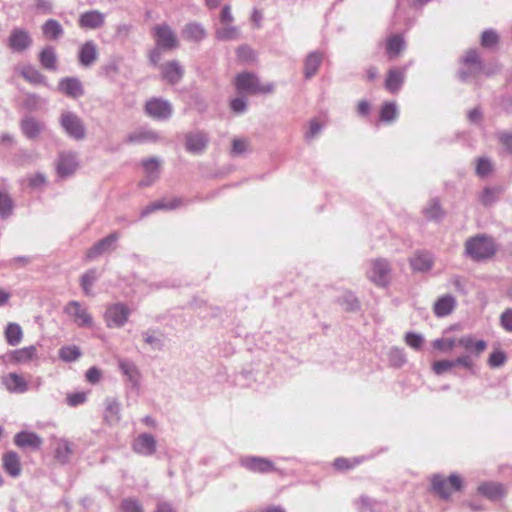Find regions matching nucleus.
I'll return each mask as SVG.
<instances>
[{
  "instance_id": "8",
  "label": "nucleus",
  "mask_w": 512,
  "mask_h": 512,
  "mask_svg": "<svg viewBox=\"0 0 512 512\" xmlns=\"http://www.w3.org/2000/svg\"><path fill=\"white\" fill-rule=\"evenodd\" d=\"M32 45L29 32L23 28H14L8 38V47L13 52H23Z\"/></svg>"
},
{
  "instance_id": "17",
  "label": "nucleus",
  "mask_w": 512,
  "mask_h": 512,
  "mask_svg": "<svg viewBox=\"0 0 512 512\" xmlns=\"http://www.w3.org/2000/svg\"><path fill=\"white\" fill-rule=\"evenodd\" d=\"M133 450L141 455H152L156 451V440L150 434H141L136 438Z\"/></svg>"
},
{
  "instance_id": "1",
  "label": "nucleus",
  "mask_w": 512,
  "mask_h": 512,
  "mask_svg": "<svg viewBox=\"0 0 512 512\" xmlns=\"http://www.w3.org/2000/svg\"><path fill=\"white\" fill-rule=\"evenodd\" d=\"M497 252V245L494 239L484 234L470 237L465 242V253L474 261L491 259Z\"/></svg>"
},
{
  "instance_id": "25",
  "label": "nucleus",
  "mask_w": 512,
  "mask_h": 512,
  "mask_svg": "<svg viewBox=\"0 0 512 512\" xmlns=\"http://www.w3.org/2000/svg\"><path fill=\"white\" fill-rule=\"evenodd\" d=\"M97 46L93 41L85 42L79 50V62L80 64H91L97 60Z\"/></svg>"
},
{
  "instance_id": "22",
  "label": "nucleus",
  "mask_w": 512,
  "mask_h": 512,
  "mask_svg": "<svg viewBox=\"0 0 512 512\" xmlns=\"http://www.w3.org/2000/svg\"><path fill=\"white\" fill-rule=\"evenodd\" d=\"M42 33L46 39L57 41L63 36L64 29L57 20L48 19L42 25Z\"/></svg>"
},
{
  "instance_id": "47",
  "label": "nucleus",
  "mask_w": 512,
  "mask_h": 512,
  "mask_svg": "<svg viewBox=\"0 0 512 512\" xmlns=\"http://www.w3.org/2000/svg\"><path fill=\"white\" fill-rule=\"evenodd\" d=\"M121 512H143L141 503L133 498H126L121 502Z\"/></svg>"
},
{
  "instance_id": "56",
  "label": "nucleus",
  "mask_w": 512,
  "mask_h": 512,
  "mask_svg": "<svg viewBox=\"0 0 512 512\" xmlns=\"http://www.w3.org/2000/svg\"><path fill=\"white\" fill-rule=\"evenodd\" d=\"M22 75L30 83L40 84L43 82V77L33 69V66H28Z\"/></svg>"
},
{
  "instance_id": "14",
  "label": "nucleus",
  "mask_w": 512,
  "mask_h": 512,
  "mask_svg": "<svg viewBox=\"0 0 512 512\" xmlns=\"http://www.w3.org/2000/svg\"><path fill=\"white\" fill-rule=\"evenodd\" d=\"M8 358L10 362L15 364L29 363L38 358V349L35 345L26 346L11 351Z\"/></svg>"
},
{
  "instance_id": "10",
  "label": "nucleus",
  "mask_w": 512,
  "mask_h": 512,
  "mask_svg": "<svg viewBox=\"0 0 512 512\" xmlns=\"http://www.w3.org/2000/svg\"><path fill=\"white\" fill-rule=\"evenodd\" d=\"M207 36V30L198 22L186 23L181 30V37L190 43H200Z\"/></svg>"
},
{
  "instance_id": "62",
  "label": "nucleus",
  "mask_w": 512,
  "mask_h": 512,
  "mask_svg": "<svg viewBox=\"0 0 512 512\" xmlns=\"http://www.w3.org/2000/svg\"><path fill=\"white\" fill-rule=\"evenodd\" d=\"M463 64H480V57L479 53L476 49H470L468 50L463 59Z\"/></svg>"
},
{
  "instance_id": "31",
  "label": "nucleus",
  "mask_w": 512,
  "mask_h": 512,
  "mask_svg": "<svg viewBox=\"0 0 512 512\" xmlns=\"http://www.w3.org/2000/svg\"><path fill=\"white\" fill-rule=\"evenodd\" d=\"M404 39L400 35H394L387 40L386 51L389 55V60H394L400 52L404 49Z\"/></svg>"
},
{
  "instance_id": "50",
  "label": "nucleus",
  "mask_w": 512,
  "mask_h": 512,
  "mask_svg": "<svg viewBox=\"0 0 512 512\" xmlns=\"http://www.w3.org/2000/svg\"><path fill=\"white\" fill-rule=\"evenodd\" d=\"M12 209L13 203L9 195L0 192V215L2 217H7L11 214Z\"/></svg>"
},
{
  "instance_id": "52",
  "label": "nucleus",
  "mask_w": 512,
  "mask_h": 512,
  "mask_svg": "<svg viewBox=\"0 0 512 512\" xmlns=\"http://www.w3.org/2000/svg\"><path fill=\"white\" fill-rule=\"evenodd\" d=\"M506 359V354L503 351L495 350L490 354L488 364L492 368L500 367L506 362Z\"/></svg>"
},
{
  "instance_id": "40",
  "label": "nucleus",
  "mask_w": 512,
  "mask_h": 512,
  "mask_svg": "<svg viewBox=\"0 0 512 512\" xmlns=\"http://www.w3.org/2000/svg\"><path fill=\"white\" fill-rule=\"evenodd\" d=\"M398 116L396 104L394 102H385L380 109V119L383 122H392Z\"/></svg>"
},
{
  "instance_id": "57",
  "label": "nucleus",
  "mask_w": 512,
  "mask_h": 512,
  "mask_svg": "<svg viewBox=\"0 0 512 512\" xmlns=\"http://www.w3.org/2000/svg\"><path fill=\"white\" fill-rule=\"evenodd\" d=\"M492 171V164L486 158H479L476 166L477 175L483 177L488 175Z\"/></svg>"
},
{
  "instance_id": "41",
  "label": "nucleus",
  "mask_w": 512,
  "mask_h": 512,
  "mask_svg": "<svg viewBox=\"0 0 512 512\" xmlns=\"http://www.w3.org/2000/svg\"><path fill=\"white\" fill-rule=\"evenodd\" d=\"M81 356L79 347L75 345L63 346L59 350V357L65 362L77 360Z\"/></svg>"
},
{
  "instance_id": "24",
  "label": "nucleus",
  "mask_w": 512,
  "mask_h": 512,
  "mask_svg": "<svg viewBox=\"0 0 512 512\" xmlns=\"http://www.w3.org/2000/svg\"><path fill=\"white\" fill-rule=\"evenodd\" d=\"M410 264L414 271L424 272L431 269L433 259L427 252H417L410 259Z\"/></svg>"
},
{
  "instance_id": "23",
  "label": "nucleus",
  "mask_w": 512,
  "mask_h": 512,
  "mask_svg": "<svg viewBox=\"0 0 512 512\" xmlns=\"http://www.w3.org/2000/svg\"><path fill=\"white\" fill-rule=\"evenodd\" d=\"M459 346L463 347L466 351L480 355L487 348V343L484 340H475L471 336H463L458 339Z\"/></svg>"
},
{
  "instance_id": "27",
  "label": "nucleus",
  "mask_w": 512,
  "mask_h": 512,
  "mask_svg": "<svg viewBox=\"0 0 512 512\" xmlns=\"http://www.w3.org/2000/svg\"><path fill=\"white\" fill-rule=\"evenodd\" d=\"M478 491L491 500H499L505 495V489L499 483H484L478 487Z\"/></svg>"
},
{
  "instance_id": "2",
  "label": "nucleus",
  "mask_w": 512,
  "mask_h": 512,
  "mask_svg": "<svg viewBox=\"0 0 512 512\" xmlns=\"http://www.w3.org/2000/svg\"><path fill=\"white\" fill-rule=\"evenodd\" d=\"M462 486V478L456 474L447 478L440 475L432 478V488L442 498H448L453 492L460 491Z\"/></svg>"
},
{
  "instance_id": "36",
  "label": "nucleus",
  "mask_w": 512,
  "mask_h": 512,
  "mask_svg": "<svg viewBox=\"0 0 512 512\" xmlns=\"http://www.w3.org/2000/svg\"><path fill=\"white\" fill-rule=\"evenodd\" d=\"M215 36L222 41L235 40L239 38V30L230 24H223V27L217 28Z\"/></svg>"
},
{
  "instance_id": "54",
  "label": "nucleus",
  "mask_w": 512,
  "mask_h": 512,
  "mask_svg": "<svg viewBox=\"0 0 512 512\" xmlns=\"http://www.w3.org/2000/svg\"><path fill=\"white\" fill-rule=\"evenodd\" d=\"M405 343L413 349H420L424 343V339L421 335L408 332L405 335Z\"/></svg>"
},
{
  "instance_id": "15",
  "label": "nucleus",
  "mask_w": 512,
  "mask_h": 512,
  "mask_svg": "<svg viewBox=\"0 0 512 512\" xmlns=\"http://www.w3.org/2000/svg\"><path fill=\"white\" fill-rule=\"evenodd\" d=\"M146 112L149 116L157 119H165L171 115L170 105L161 99H152L146 103Z\"/></svg>"
},
{
  "instance_id": "45",
  "label": "nucleus",
  "mask_w": 512,
  "mask_h": 512,
  "mask_svg": "<svg viewBox=\"0 0 512 512\" xmlns=\"http://www.w3.org/2000/svg\"><path fill=\"white\" fill-rule=\"evenodd\" d=\"M162 75L164 79H166L169 83H176L182 76V71L179 66H164V70L162 71Z\"/></svg>"
},
{
  "instance_id": "18",
  "label": "nucleus",
  "mask_w": 512,
  "mask_h": 512,
  "mask_svg": "<svg viewBox=\"0 0 512 512\" xmlns=\"http://www.w3.org/2000/svg\"><path fill=\"white\" fill-rule=\"evenodd\" d=\"M142 167L145 173V179L140 182V185L149 186L159 177L160 162L156 158H149L142 162Z\"/></svg>"
},
{
  "instance_id": "3",
  "label": "nucleus",
  "mask_w": 512,
  "mask_h": 512,
  "mask_svg": "<svg viewBox=\"0 0 512 512\" xmlns=\"http://www.w3.org/2000/svg\"><path fill=\"white\" fill-rule=\"evenodd\" d=\"M235 85L239 92H247L251 94H266L273 91L272 85L259 83L258 79L249 73L239 74L236 78Z\"/></svg>"
},
{
  "instance_id": "26",
  "label": "nucleus",
  "mask_w": 512,
  "mask_h": 512,
  "mask_svg": "<svg viewBox=\"0 0 512 512\" xmlns=\"http://www.w3.org/2000/svg\"><path fill=\"white\" fill-rule=\"evenodd\" d=\"M78 164L75 160V156L72 154L62 153L59 157L58 162V173L62 176L71 175L77 168Z\"/></svg>"
},
{
  "instance_id": "30",
  "label": "nucleus",
  "mask_w": 512,
  "mask_h": 512,
  "mask_svg": "<svg viewBox=\"0 0 512 512\" xmlns=\"http://www.w3.org/2000/svg\"><path fill=\"white\" fill-rule=\"evenodd\" d=\"M207 144V138L202 133L187 135L186 147L190 152L197 153L202 151Z\"/></svg>"
},
{
  "instance_id": "59",
  "label": "nucleus",
  "mask_w": 512,
  "mask_h": 512,
  "mask_svg": "<svg viewBox=\"0 0 512 512\" xmlns=\"http://www.w3.org/2000/svg\"><path fill=\"white\" fill-rule=\"evenodd\" d=\"M425 213L428 218L437 219L443 215V210L438 202H432Z\"/></svg>"
},
{
  "instance_id": "34",
  "label": "nucleus",
  "mask_w": 512,
  "mask_h": 512,
  "mask_svg": "<svg viewBox=\"0 0 512 512\" xmlns=\"http://www.w3.org/2000/svg\"><path fill=\"white\" fill-rule=\"evenodd\" d=\"M403 78V73L400 70H389L385 80L386 89L391 93L397 92L403 82Z\"/></svg>"
},
{
  "instance_id": "49",
  "label": "nucleus",
  "mask_w": 512,
  "mask_h": 512,
  "mask_svg": "<svg viewBox=\"0 0 512 512\" xmlns=\"http://www.w3.org/2000/svg\"><path fill=\"white\" fill-rule=\"evenodd\" d=\"M498 194L499 190L497 189L485 188L480 194L479 200L484 206H489L496 201Z\"/></svg>"
},
{
  "instance_id": "21",
  "label": "nucleus",
  "mask_w": 512,
  "mask_h": 512,
  "mask_svg": "<svg viewBox=\"0 0 512 512\" xmlns=\"http://www.w3.org/2000/svg\"><path fill=\"white\" fill-rule=\"evenodd\" d=\"M456 307V299L451 295H444L437 299L433 306V312L437 317L449 315Z\"/></svg>"
},
{
  "instance_id": "38",
  "label": "nucleus",
  "mask_w": 512,
  "mask_h": 512,
  "mask_svg": "<svg viewBox=\"0 0 512 512\" xmlns=\"http://www.w3.org/2000/svg\"><path fill=\"white\" fill-rule=\"evenodd\" d=\"M180 205V201L179 200H159V201H156L154 203H152L151 205L147 206L143 211H142V215H147L151 212H154L156 210H159V209H174L176 207H178Z\"/></svg>"
},
{
  "instance_id": "29",
  "label": "nucleus",
  "mask_w": 512,
  "mask_h": 512,
  "mask_svg": "<svg viewBox=\"0 0 512 512\" xmlns=\"http://www.w3.org/2000/svg\"><path fill=\"white\" fill-rule=\"evenodd\" d=\"M21 129L25 136L34 139L41 133L43 125L34 118L28 117L22 121Z\"/></svg>"
},
{
  "instance_id": "42",
  "label": "nucleus",
  "mask_w": 512,
  "mask_h": 512,
  "mask_svg": "<svg viewBox=\"0 0 512 512\" xmlns=\"http://www.w3.org/2000/svg\"><path fill=\"white\" fill-rule=\"evenodd\" d=\"M120 369L123 372V374L128 377L129 381L138 383L140 379V374L134 364L126 361H121Z\"/></svg>"
},
{
  "instance_id": "46",
  "label": "nucleus",
  "mask_w": 512,
  "mask_h": 512,
  "mask_svg": "<svg viewBox=\"0 0 512 512\" xmlns=\"http://www.w3.org/2000/svg\"><path fill=\"white\" fill-rule=\"evenodd\" d=\"M40 64H55L57 61L56 50L52 46H46L39 54Z\"/></svg>"
},
{
  "instance_id": "55",
  "label": "nucleus",
  "mask_w": 512,
  "mask_h": 512,
  "mask_svg": "<svg viewBox=\"0 0 512 512\" xmlns=\"http://www.w3.org/2000/svg\"><path fill=\"white\" fill-rule=\"evenodd\" d=\"M455 367V362L451 360H440L433 363V371L437 375H441Z\"/></svg>"
},
{
  "instance_id": "5",
  "label": "nucleus",
  "mask_w": 512,
  "mask_h": 512,
  "mask_svg": "<svg viewBox=\"0 0 512 512\" xmlns=\"http://www.w3.org/2000/svg\"><path fill=\"white\" fill-rule=\"evenodd\" d=\"M391 269L387 261L382 259L373 260L370 263L368 278L377 286L385 287L390 282Z\"/></svg>"
},
{
  "instance_id": "39",
  "label": "nucleus",
  "mask_w": 512,
  "mask_h": 512,
  "mask_svg": "<svg viewBox=\"0 0 512 512\" xmlns=\"http://www.w3.org/2000/svg\"><path fill=\"white\" fill-rule=\"evenodd\" d=\"M458 345V339L446 336L436 339L432 342V346L435 349L444 353L452 351Z\"/></svg>"
},
{
  "instance_id": "51",
  "label": "nucleus",
  "mask_w": 512,
  "mask_h": 512,
  "mask_svg": "<svg viewBox=\"0 0 512 512\" xmlns=\"http://www.w3.org/2000/svg\"><path fill=\"white\" fill-rule=\"evenodd\" d=\"M87 400L86 392H73L66 396V402L70 407H76L85 403Z\"/></svg>"
},
{
  "instance_id": "28",
  "label": "nucleus",
  "mask_w": 512,
  "mask_h": 512,
  "mask_svg": "<svg viewBox=\"0 0 512 512\" xmlns=\"http://www.w3.org/2000/svg\"><path fill=\"white\" fill-rule=\"evenodd\" d=\"M4 336L9 345L16 346L23 339V330L19 324L10 322L5 328Z\"/></svg>"
},
{
  "instance_id": "60",
  "label": "nucleus",
  "mask_w": 512,
  "mask_h": 512,
  "mask_svg": "<svg viewBox=\"0 0 512 512\" xmlns=\"http://www.w3.org/2000/svg\"><path fill=\"white\" fill-rule=\"evenodd\" d=\"M327 61L326 55L320 51H314L308 54L306 58L305 64H321L322 62Z\"/></svg>"
},
{
  "instance_id": "16",
  "label": "nucleus",
  "mask_w": 512,
  "mask_h": 512,
  "mask_svg": "<svg viewBox=\"0 0 512 512\" xmlns=\"http://www.w3.org/2000/svg\"><path fill=\"white\" fill-rule=\"evenodd\" d=\"M118 236L116 233H112L108 235L107 237L101 239L99 242H97L94 246H92L87 252H86V259L87 260H93L103 253L109 251L112 246L117 241Z\"/></svg>"
},
{
  "instance_id": "53",
  "label": "nucleus",
  "mask_w": 512,
  "mask_h": 512,
  "mask_svg": "<svg viewBox=\"0 0 512 512\" xmlns=\"http://www.w3.org/2000/svg\"><path fill=\"white\" fill-rule=\"evenodd\" d=\"M498 142L505 151L512 155V131H504L497 134Z\"/></svg>"
},
{
  "instance_id": "64",
  "label": "nucleus",
  "mask_w": 512,
  "mask_h": 512,
  "mask_svg": "<svg viewBox=\"0 0 512 512\" xmlns=\"http://www.w3.org/2000/svg\"><path fill=\"white\" fill-rule=\"evenodd\" d=\"M248 141L246 139H234L232 144V152L241 154L247 150Z\"/></svg>"
},
{
  "instance_id": "13",
  "label": "nucleus",
  "mask_w": 512,
  "mask_h": 512,
  "mask_svg": "<svg viewBox=\"0 0 512 512\" xmlns=\"http://www.w3.org/2000/svg\"><path fill=\"white\" fill-rule=\"evenodd\" d=\"M14 443L17 447L37 450L43 444V439L35 432L21 431L14 436Z\"/></svg>"
},
{
  "instance_id": "44",
  "label": "nucleus",
  "mask_w": 512,
  "mask_h": 512,
  "mask_svg": "<svg viewBox=\"0 0 512 512\" xmlns=\"http://www.w3.org/2000/svg\"><path fill=\"white\" fill-rule=\"evenodd\" d=\"M98 275L95 269H91L84 273L81 277V286L84 290V293L86 295L91 294V288L95 280L97 279Z\"/></svg>"
},
{
  "instance_id": "63",
  "label": "nucleus",
  "mask_w": 512,
  "mask_h": 512,
  "mask_svg": "<svg viewBox=\"0 0 512 512\" xmlns=\"http://www.w3.org/2000/svg\"><path fill=\"white\" fill-rule=\"evenodd\" d=\"M86 380L91 384H96L100 381L102 373L96 367H91L86 372Z\"/></svg>"
},
{
  "instance_id": "20",
  "label": "nucleus",
  "mask_w": 512,
  "mask_h": 512,
  "mask_svg": "<svg viewBox=\"0 0 512 512\" xmlns=\"http://www.w3.org/2000/svg\"><path fill=\"white\" fill-rule=\"evenodd\" d=\"M2 466L5 472L12 477H17L21 473L20 458L14 451H9L2 456Z\"/></svg>"
},
{
  "instance_id": "11",
  "label": "nucleus",
  "mask_w": 512,
  "mask_h": 512,
  "mask_svg": "<svg viewBox=\"0 0 512 512\" xmlns=\"http://www.w3.org/2000/svg\"><path fill=\"white\" fill-rule=\"evenodd\" d=\"M61 124L70 136L76 139H80L84 136V127L76 115L69 112L64 113L61 117Z\"/></svg>"
},
{
  "instance_id": "58",
  "label": "nucleus",
  "mask_w": 512,
  "mask_h": 512,
  "mask_svg": "<svg viewBox=\"0 0 512 512\" xmlns=\"http://www.w3.org/2000/svg\"><path fill=\"white\" fill-rule=\"evenodd\" d=\"M500 323L504 330L512 332V308H507L501 314Z\"/></svg>"
},
{
  "instance_id": "7",
  "label": "nucleus",
  "mask_w": 512,
  "mask_h": 512,
  "mask_svg": "<svg viewBox=\"0 0 512 512\" xmlns=\"http://www.w3.org/2000/svg\"><path fill=\"white\" fill-rule=\"evenodd\" d=\"M241 466L255 473H270L277 471L274 463L267 458L246 456L240 460Z\"/></svg>"
},
{
  "instance_id": "9",
  "label": "nucleus",
  "mask_w": 512,
  "mask_h": 512,
  "mask_svg": "<svg viewBox=\"0 0 512 512\" xmlns=\"http://www.w3.org/2000/svg\"><path fill=\"white\" fill-rule=\"evenodd\" d=\"M65 312L73 318L78 326H91L92 317L79 302L71 301L65 307Z\"/></svg>"
},
{
  "instance_id": "37",
  "label": "nucleus",
  "mask_w": 512,
  "mask_h": 512,
  "mask_svg": "<svg viewBox=\"0 0 512 512\" xmlns=\"http://www.w3.org/2000/svg\"><path fill=\"white\" fill-rule=\"evenodd\" d=\"M72 453V445L68 441L60 440L57 443V447L55 449V458L59 462L66 463L69 460Z\"/></svg>"
},
{
  "instance_id": "6",
  "label": "nucleus",
  "mask_w": 512,
  "mask_h": 512,
  "mask_svg": "<svg viewBox=\"0 0 512 512\" xmlns=\"http://www.w3.org/2000/svg\"><path fill=\"white\" fill-rule=\"evenodd\" d=\"M129 308L123 303H115L107 307L104 319L108 327H122L128 320Z\"/></svg>"
},
{
  "instance_id": "19",
  "label": "nucleus",
  "mask_w": 512,
  "mask_h": 512,
  "mask_svg": "<svg viewBox=\"0 0 512 512\" xmlns=\"http://www.w3.org/2000/svg\"><path fill=\"white\" fill-rule=\"evenodd\" d=\"M104 24V14L97 11L91 10L81 14L79 18V26L86 29H97L102 27Z\"/></svg>"
},
{
  "instance_id": "4",
  "label": "nucleus",
  "mask_w": 512,
  "mask_h": 512,
  "mask_svg": "<svg viewBox=\"0 0 512 512\" xmlns=\"http://www.w3.org/2000/svg\"><path fill=\"white\" fill-rule=\"evenodd\" d=\"M155 43L170 51L179 47V40L176 33L168 24L156 25L153 30Z\"/></svg>"
},
{
  "instance_id": "35",
  "label": "nucleus",
  "mask_w": 512,
  "mask_h": 512,
  "mask_svg": "<svg viewBox=\"0 0 512 512\" xmlns=\"http://www.w3.org/2000/svg\"><path fill=\"white\" fill-rule=\"evenodd\" d=\"M59 87L64 94L73 98L79 97L83 93L81 84L75 79H65L61 81Z\"/></svg>"
},
{
  "instance_id": "43",
  "label": "nucleus",
  "mask_w": 512,
  "mask_h": 512,
  "mask_svg": "<svg viewBox=\"0 0 512 512\" xmlns=\"http://www.w3.org/2000/svg\"><path fill=\"white\" fill-rule=\"evenodd\" d=\"M360 463V460L357 458L348 459L344 457H339L334 460L333 466L338 471H346L355 468Z\"/></svg>"
},
{
  "instance_id": "12",
  "label": "nucleus",
  "mask_w": 512,
  "mask_h": 512,
  "mask_svg": "<svg viewBox=\"0 0 512 512\" xmlns=\"http://www.w3.org/2000/svg\"><path fill=\"white\" fill-rule=\"evenodd\" d=\"M2 384L11 393H25L28 390V382L17 373H8L1 378Z\"/></svg>"
},
{
  "instance_id": "48",
  "label": "nucleus",
  "mask_w": 512,
  "mask_h": 512,
  "mask_svg": "<svg viewBox=\"0 0 512 512\" xmlns=\"http://www.w3.org/2000/svg\"><path fill=\"white\" fill-rule=\"evenodd\" d=\"M238 60L241 62H254L256 61L255 52L247 45L238 47L237 51Z\"/></svg>"
},
{
  "instance_id": "32",
  "label": "nucleus",
  "mask_w": 512,
  "mask_h": 512,
  "mask_svg": "<svg viewBox=\"0 0 512 512\" xmlns=\"http://www.w3.org/2000/svg\"><path fill=\"white\" fill-rule=\"evenodd\" d=\"M104 420L107 424L113 425L120 420V404L114 400H107Z\"/></svg>"
},
{
  "instance_id": "61",
  "label": "nucleus",
  "mask_w": 512,
  "mask_h": 512,
  "mask_svg": "<svg viewBox=\"0 0 512 512\" xmlns=\"http://www.w3.org/2000/svg\"><path fill=\"white\" fill-rule=\"evenodd\" d=\"M156 139L157 137L153 132H141L129 137L131 142L156 141Z\"/></svg>"
},
{
  "instance_id": "33",
  "label": "nucleus",
  "mask_w": 512,
  "mask_h": 512,
  "mask_svg": "<svg viewBox=\"0 0 512 512\" xmlns=\"http://www.w3.org/2000/svg\"><path fill=\"white\" fill-rule=\"evenodd\" d=\"M499 44V35L496 30L490 28L482 32L480 37V45L484 49L494 50Z\"/></svg>"
}]
</instances>
